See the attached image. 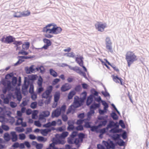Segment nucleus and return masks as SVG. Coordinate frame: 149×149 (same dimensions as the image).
I'll return each mask as SVG.
<instances>
[{
	"instance_id": "f257e3e1",
	"label": "nucleus",
	"mask_w": 149,
	"mask_h": 149,
	"mask_svg": "<svg viewBox=\"0 0 149 149\" xmlns=\"http://www.w3.org/2000/svg\"><path fill=\"white\" fill-rule=\"evenodd\" d=\"M8 76H9V78L13 76L12 78L11 81L3 79L1 81V83L3 86L2 88V91L4 94H6L8 91H14L17 84V78L16 77L13 76L12 73L7 74L6 76V77Z\"/></svg>"
},
{
	"instance_id": "f03ea898",
	"label": "nucleus",
	"mask_w": 149,
	"mask_h": 149,
	"mask_svg": "<svg viewBox=\"0 0 149 149\" xmlns=\"http://www.w3.org/2000/svg\"><path fill=\"white\" fill-rule=\"evenodd\" d=\"M62 31V28L58 27L54 24H48L44 27L43 31L46 33L57 34L60 33Z\"/></svg>"
},
{
	"instance_id": "7ed1b4c3",
	"label": "nucleus",
	"mask_w": 149,
	"mask_h": 149,
	"mask_svg": "<svg viewBox=\"0 0 149 149\" xmlns=\"http://www.w3.org/2000/svg\"><path fill=\"white\" fill-rule=\"evenodd\" d=\"M125 59L128 66L130 67L132 64L137 60V56L133 52L128 51L127 52L125 55Z\"/></svg>"
},
{
	"instance_id": "20e7f679",
	"label": "nucleus",
	"mask_w": 149,
	"mask_h": 149,
	"mask_svg": "<svg viewBox=\"0 0 149 149\" xmlns=\"http://www.w3.org/2000/svg\"><path fill=\"white\" fill-rule=\"evenodd\" d=\"M52 86H49L47 88L46 91L42 95V97L48 99L45 101V104H48L50 102L51 97L50 96V95L52 92Z\"/></svg>"
},
{
	"instance_id": "39448f33",
	"label": "nucleus",
	"mask_w": 149,
	"mask_h": 149,
	"mask_svg": "<svg viewBox=\"0 0 149 149\" xmlns=\"http://www.w3.org/2000/svg\"><path fill=\"white\" fill-rule=\"evenodd\" d=\"M50 115V112L47 111H43L39 115V118L38 120V127H40L42 125L41 123H45L46 121L45 117H48Z\"/></svg>"
},
{
	"instance_id": "423d86ee",
	"label": "nucleus",
	"mask_w": 149,
	"mask_h": 149,
	"mask_svg": "<svg viewBox=\"0 0 149 149\" xmlns=\"http://www.w3.org/2000/svg\"><path fill=\"white\" fill-rule=\"evenodd\" d=\"M66 109L65 105H63L61 108H57L54 110L52 113V118L58 117L61 114V113H64Z\"/></svg>"
},
{
	"instance_id": "0eeeda50",
	"label": "nucleus",
	"mask_w": 149,
	"mask_h": 149,
	"mask_svg": "<svg viewBox=\"0 0 149 149\" xmlns=\"http://www.w3.org/2000/svg\"><path fill=\"white\" fill-rule=\"evenodd\" d=\"M106 50L108 52L112 53L114 49L112 45V42L110 38L107 37L105 39Z\"/></svg>"
},
{
	"instance_id": "6e6552de",
	"label": "nucleus",
	"mask_w": 149,
	"mask_h": 149,
	"mask_svg": "<svg viewBox=\"0 0 149 149\" xmlns=\"http://www.w3.org/2000/svg\"><path fill=\"white\" fill-rule=\"evenodd\" d=\"M29 81L28 79H26L25 78L24 83L22 86V91L24 95L28 93V88L29 86Z\"/></svg>"
},
{
	"instance_id": "1a4fd4ad",
	"label": "nucleus",
	"mask_w": 149,
	"mask_h": 149,
	"mask_svg": "<svg viewBox=\"0 0 149 149\" xmlns=\"http://www.w3.org/2000/svg\"><path fill=\"white\" fill-rule=\"evenodd\" d=\"M96 29L98 31L103 32L104 29L107 27V25L106 23H102L101 22H97L95 24Z\"/></svg>"
},
{
	"instance_id": "9d476101",
	"label": "nucleus",
	"mask_w": 149,
	"mask_h": 149,
	"mask_svg": "<svg viewBox=\"0 0 149 149\" xmlns=\"http://www.w3.org/2000/svg\"><path fill=\"white\" fill-rule=\"evenodd\" d=\"M84 102V101L81 98H80L77 96H75L74 97L73 106L76 108L82 105Z\"/></svg>"
},
{
	"instance_id": "9b49d317",
	"label": "nucleus",
	"mask_w": 149,
	"mask_h": 149,
	"mask_svg": "<svg viewBox=\"0 0 149 149\" xmlns=\"http://www.w3.org/2000/svg\"><path fill=\"white\" fill-rule=\"evenodd\" d=\"M15 38L11 36H9L5 37L4 36L3 37L0 39L2 42L6 44H10L14 41Z\"/></svg>"
},
{
	"instance_id": "f8f14e48",
	"label": "nucleus",
	"mask_w": 149,
	"mask_h": 149,
	"mask_svg": "<svg viewBox=\"0 0 149 149\" xmlns=\"http://www.w3.org/2000/svg\"><path fill=\"white\" fill-rule=\"evenodd\" d=\"M100 106V104H94L91 105L90 107V110L87 113L88 118H89L94 113V110L96 109L99 108Z\"/></svg>"
},
{
	"instance_id": "ddd939ff",
	"label": "nucleus",
	"mask_w": 149,
	"mask_h": 149,
	"mask_svg": "<svg viewBox=\"0 0 149 149\" xmlns=\"http://www.w3.org/2000/svg\"><path fill=\"white\" fill-rule=\"evenodd\" d=\"M34 65H32L29 67H25V70L27 74H31V73H34L35 70H37V67H36L35 69L33 68Z\"/></svg>"
},
{
	"instance_id": "4468645a",
	"label": "nucleus",
	"mask_w": 149,
	"mask_h": 149,
	"mask_svg": "<svg viewBox=\"0 0 149 149\" xmlns=\"http://www.w3.org/2000/svg\"><path fill=\"white\" fill-rule=\"evenodd\" d=\"M63 144V142L56 137L53 138V143L50 144V147L52 148H53L55 146V144Z\"/></svg>"
},
{
	"instance_id": "2eb2a0df",
	"label": "nucleus",
	"mask_w": 149,
	"mask_h": 149,
	"mask_svg": "<svg viewBox=\"0 0 149 149\" xmlns=\"http://www.w3.org/2000/svg\"><path fill=\"white\" fill-rule=\"evenodd\" d=\"M68 134V133L67 132H63L61 134H57L56 135V137L58 139L63 141V143H64V141L62 139H64L67 137Z\"/></svg>"
},
{
	"instance_id": "dca6fc26",
	"label": "nucleus",
	"mask_w": 149,
	"mask_h": 149,
	"mask_svg": "<svg viewBox=\"0 0 149 149\" xmlns=\"http://www.w3.org/2000/svg\"><path fill=\"white\" fill-rule=\"evenodd\" d=\"M11 112L10 111L6 110L3 108V110L0 113V118H3L5 115H7L8 117H10L11 114Z\"/></svg>"
},
{
	"instance_id": "f3484780",
	"label": "nucleus",
	"mask_w": 149,
	"mask_h": 149,
	"mask_svg": "<svg viewBox=\"0 0 149 149\" xmlns=\"http://www.w3.org/2000/svg\"><path fill=\"white\" fill-rule=\"evenodd\" d=\"M42 79L40 76L38 79V85L40 87L38 89V93H40L43 90V88L42 87Z\"/></svg>"
},
{
	"instance_id": "a211bd4d",
	"label": "nucleus",
	"mask_w": 149,
	"mask_h": 149,
	"mask_svg": "<svg viewBox=\"0 0 149 149\" xmlns=\"http://www.w3.org/2000/svg\"><path fill=\"white\" fill-rule=\"evenodd\" d=\"M71 86L68 83H65L63 85L61 88V90L62 92H65L70 89Z\"/></svg>"
},
{
	"instance_id": "6ab92c4d",
	"label": "nucleus",
	"mask_w": 149,
	"mask_h": 149,
	"mask_svg": "<svg viewBox=\"0 0 149 149\" xmlns=\"http://www.w3.org/2000/svg\"><path fill=\"white\" fill-rule=\"evenodd\" d=\"M55 129L54 127L50 128H47L41 130V134L44 136H46L49 132H50L51 130H54Z\"/></svg>"
},
{
	"instance_id": "aec40b11",
	"label": "nucleus",
	"mask_w": 149,
	"mask_h": 149,
	"mask_svg": "<svg viewBox=\"0 0 149 149\" xmlns=\"http://www.w3.org/2000/svg\"><path fill=\"white\" fill-rule=\"evenodd\" d=\"M44 42L46 44L42 47L45 49H47L48 47L51 45L52 42L49 40L45 38L43 39Z\"/></svg>"
},
{
	"instance_id": "412c9836",
	"label": "nucleus",
	"mask_w": 149,
	"mask_h": 149,
	"mask_svg": "<svg viewBox=\"0 0 149 149\" xmlns=\"http://www.w3.org/2000/svg\"><path fill=\"white\" fill-rule=\"evenodd\" d=\"M84 59L83 56L77 57L75 58V61L80 66H83V59Z\"/></svg>"
},
{
	"instance_id": "4be33fe9",
	"label": "nucleus",
	"mask_w": 149,
	"mask_h": 149,
	"mask_svg": "<svg viewBox=\"0 0 149 149\" xmlns=\"http://www.w3.org/2000/svg\"><path fill=\"white\" fill-rule=\"evenodd\" d=\"M113 80L116 83H119V81L120 82L121 85H124V84L122 82L123 79L121 78H119L117 76H113Z\"/></svg>"
},
{
	"instance_id": "5701e85b",
	"label": "nucleus",
	"mask_w": 149,
	"mask_h": 149,
	"mask_svg": "<svg viewBox=\"0 0 149 149\" xmlns=\"http://www.w3.org/2000/svg\"><path fill=\"white\" fill-rule=\"evenodd\" d=\"M56 122L55 121H53L52 122H49L46 124L43 125V127H45L48 128L51 126H55L56 125Z\"/></svg>"
},
{
	"instance_id": "b1692460",
	"label": "nucleus",
	"mask_w": 149,
	"mask_h": 149,
	"mask_svg": "<svg viewBox=\"0 0 149 149\" xmlns=\"http://www.w3.org/2000/svg\"><path fill=\"white\" fill-rule=\"evenodd\" d=\"M107 147L108 149H114L115 148V145L113 141H110L109 142H107Z\"/></svg>"
},
{
	"instance_id": "393cba45",
	"label": "nucleus",
	"mask_w": 149,
	"mask_h": 149,
	"mask_svg": "<svg viewBox=\"0 0 149 149\" xmlns=\"http://www.w3.org/2000/svg\"><path fill=\"white\" fill-rule=\"evenodd\" d=\"M20 56H17V58H18V61L14 64V65L15 66H17L18 65H19L21 64L24 61V60L23 58L21 57H20Z\"/></svg>"
},
{
	"instance_id": "a878e982",
	"label": "nucleus",
	"mask_w": 149,
	"mask_h": 149,
	"mask_svg": "<svg viewBox=\"0 0 149 149\" xmlns=\"http://www.w3.org/2000/svg\"><path fill=\"white\" fill-rule=\"evenodd\" d=\"M20 56H17V58H18V61L14 64V65L15 66H17L18 65H19L21 64L24 61V60L23 58L21 57H20Z\"/></svg>"
},
{
	"instance_id": "bb28decb",
	"label": "nucleus",
	"mask_w": 149,
	"mask_h": 149,
	"mask_svg": "<svg viewBox=\"0 0 149 149\" xmlns=\"http://www.w3.org/2000/svg\"><path fill=\"white\" fill-rule=\"evenodd\" d=\"M20 56H17V58H18V61L14 64V65L15 66H17L18 65H19L21 64L24 61V60L23 58L21 57H20Z\"/></svg>"
},
{
	"instance_id": "cd10ccee",
	"label": "nucleus",
	"mask_w": 149,
	"mask_h": 149,
	"mask_svg": "<svg viewBox=\"0 0 149 149\" xmlns=\"http://www.w3.org/2000/svg\"><path fill=\"white\" fill-rule=\"evenodd\" d=\"M76 94V91L74 90L71 91L69 93L68 97L69 100H70L72 98L73 96Z\"/></svg>"
},
{
	"instance_id": "c85d7f7f",
	"label": "nucleus",
	"mask_w": 149,
	"mask_h": 149,
	"mask_svg": "<svg viewBox=\"0 0 149 149\" xmlns=\"http://www.w3.org/2000/svg\"><path fill=\"white\" fill-rule=\"evenodd\" d=\"M31 114V117L32 119H37V110H34Z\"/></svg>"
},
{
	"instance_id": "c756f323",
	"label": "nucleus",
	"mask_w": 149,
	"mask_h": 149,
	"mask_svg": "<svg viewBox=\"0 0 149 149\" xmlns=\"http://www.w3.org/2000/svg\"><path fill=\"white\" fill-rule=\"evenodd\" d=\"M15 129L18 133L23 132L25 131V129L24 128L20 127H16Z\"/></svg>"
},
{
	"instance_id": "7c9ffc66",
	"label": "nucleus",
	"mask_w": 149,
	"mask_h": 149,
	"mask_svg": "<svg viewBox=\"0 0 149 149\" xmlns=\"http://www.w3.org/2000/svg\"><path fill=\"white\" fill-rule=\"evenodd\" d=\"M60 96V93H56L54 95V100L57 102Z\"/></svg>"
},
{
	"instance_id": "2f4dec72",
	"label": "nucleus",
	"mask_w": 149,
	"mask_h": 149,
	"mask_svg": "<svg viewBox=\"0 0 149 149\" xmlns=\"http://www.w3.org/2000/svg\"><path fill=\"white\" fill-rule=\"evenodd\" d=\"M86 96L87 93L86 91H84L81 94L80 98H81L82 100L84 101V100L86 99Z\"/></svg>"
},
{
	"instance_id": "473e14b6",
	"label": "nucleus",
	"mask_w": 149,
	"mask_h": 149,
	"mask_svg": "<svg viewBox=\"0 0 149 149\" xmlns=\"http://www.w3.org/2000/svg\"><path fill=\"white\" fill-rule=\"evenodd\" d=\"M13 42V44L15 45V47L16 46H19L22 44V41H21L15 40V39L14 40V41Z\"/></svg>"
},
{
	"instance_id": "72a5a7b5",
	"label": "nucleus",
	"mask_w": 149,
	"mask_h": 149,
	"mask_svg": "<svg viewBox=\"0 0 149 149\" xmlns=\"http://www.w3.org/2000/svg\"><path fill=\"white\" fill-rule=\"evenodd\" d=\"M1 98L3 100L4 102L6 104H7L9 103V98L8 97H4V96L3 95V97L1 96Z\"/></svg>"
},
{
	"instance_id": "f704fd0d",
	"label": "nucleus",
	"mask_w": 149,
	"mask_h": 149,
	"mask_svg": "<svg viewBox=\"0 0 149 149\" xmlns=\"http://www.w3.org/2000/svg\"><path fill=\"white\" fill-rule=\"evenodd\" d=\"M93 100V98L92 97L89 96L88 97L87 101H86V104L87 105H89L92 102Z\"/></svg>"
},
{
	"instance_id": "c9c22d12",
	"label": "nucleus",
	"mask_w": 149,
	"mask_h": 149,
	"mask_svg": "<svg viewBox=\"0 0 149 149\" xmlns=\"http://www.w3.org/2000/svg\"><path fill=\"white\" fill-rule=\"evenodd\" d=\"M107 123V120H105L100 122V124L98 125L99 127L105 126Z\"/></svg>"
},
{
	"instance_id": "e433bc0d",
	"label": "nucleus",
	"mask_w": 149,
	"mask_h": 149,
	"mask_svg": "<svg viewBox=\"0 0 149 149\" xmlns=\"http://www.w3.org/2000/svg\"><path fill=\"white\" fill-rule=\"evenodd\" d=\"M69 69L71 70H73L74 71L76 72L77 73H78V72H79V71L80 70L78 67L76 66L72 67L70 66H69Z\"/></svg>"
},
{
	"instance_id": "4c0bfd02",
	"label": "nucleus",
	"mask_w": 149,
	"mask_h": 149,
	"mask_svg": "<svg viewBox=\"0 0 149 149\" xmlns=\"http://www.w3.org/2000/svg\"><path fill=\"white\" fill-rule=\"evenodd\" d=\"M65 55H66L67 57H69L74 58L75 57V54L73 52L65 54Z\"/></svg>"
},
{
	"instance_id": "58836bf2",
	"label": "nucleus",
	"mask_w": 149,
	"mask_h": 149,
	"mask_svg": "<svg viewBox=\"0 0 149 149\" xmlns=\"http://www.w3.org/2000/svg\"><path fill=\"white\" fill-rule=\"evenodd\" d=\"M50 74L54 77H56L57 76V73L52 69L50 70Z\"/></svg>"
},
{
	"instance_id": "ea45409f",
	"label": "nucleus",
	"mask_w": 149,
	"mask_h": 149,
	"mask_svg": "<svg viewBox=\"0 0 149 149\" xmlns=\"http://www.w3.org/2000/svg\"><path fill=\"white\" fill-rule=\"evenodd\" d=\"M120 136L118 134H115L113 135L112 138L114 141H116L119 139Z\"/></svg>"
},
{
	"instance_id": "a19ab883",
	"label": "nucleus",
	"mask_w": 149,
	"mask_h": 149,
	"mask_svg": "<svg viewBox=\"0 0 149 149\" xmlns=\"http://www.w3.org/2000/svg\"><path fill=\"white\" fill-rule=\"evenodd\" d=\"M25 50L23 49L21 50L18 52V54H22L24 55H26L28 54V52L25 51Z\"/></svg>"
},
{
	"instance_id": "79ce46f5",
	"label": "nucleus",
	"mask_w": 149,
	"mask_h": 149,
	"mask_svg": "<svg viewBox=\"0 0 149 149\" xmlns=\"http://www.w3.org/2000/svg\"><path fill=\"white\" fill-rule=\"evenodd\" d=\"M37 105V102L36 101L32 102L30 105L31 107L33 109L36 108Z\"/></svg>"
},
{
	"instance_id": "37998d69",
	"label": "nucleus",
	"mask_w": 149,
	"mask_h": 149,
	"mask_svg": "<svg viewBox=\"0 0 149 149\" xmlns=\"http://www.w3.org/2000/svg\"><path fill=\"white\" fill-rule=\"evenodd\" d=\"M19 139L20 140H23L25 139L26 137V135L24 133L19 134Z\"/></svg>"
},
{
	"instance_id": "c03bdc74",
	"label": "nucleus",
	"mask_w": 149,
	"mask_h": 149,
	"mask_svg": "<svg viewBox=\"0 0 149 149\" xmlns=\"http://www.w3.org/2000/svg\"><path fill=\"white\" fill-rule=\"evenodd\" d=\"M68 130H73L74 128V126L73 124H70V122H68Z\"/></svg>"
},
{
	"instance_id": "a18cd8bd",
	"label": "nucleus",
	"mask_w": 149,
	"mask_h": 149,
	"mask_svg": "<svg viewBox=\"0 0 149 149\" xmlns=\"http://www.w3.org/2000/svg\"><path fill=\"white\" fill-rule=\"evenodd\" d=\"M22 13L21 12H17L14 15V17H22Z\"/></svg>"
},
{
	"instance_id": "49530a36",
	"label": "nucleus",
	"mask_w": 149,
	"mask_h": 149,
	"mask_svg": "<svg viewBox=\"0 0 149 149\" xmlns=\"http://www.w3.org/2000/svg\"><path fill=\"white\" fill-rule=\"evenodd\" d=\"M22 17L29 16L30 14V12L29 11L22 12Z\"/></svg>"
},
{
	"instance_id": "de8ad7c7",
	"label": "nucleus",
	"mask_w": 149,
	"mask_h": 149,
	"mask_svg": "<svg viewBox=\"0 0 149 149\" xmlns=\"http://www.w3.org/2000/svg\"><path fill=\"white\" fill-rule=\"evenodd\" d=\"M102 104L104 106V109L105 110H107L108 107V105L107 103L104 101H102Z\"/></svg>"
},
{
	"instance_id": "09e8293b",
	"label": "nucleus",
	"mask_w": 149,
	"mask_h": 149,
	"mask_svg": "<svg viewBox=\"0 0 149 149\" xmlns=\"http://www.w3.org/2000/svg\"><path fill=\"white\" fill-rule=\"evenodd\" d=\"M104 60L106 61V63H107L109 65L111 66L112 67V68H113V69L115 70L116 71L118 72H119V70L118 68H116V67H112L111 64H110V63L109 61H108L107 59H105Z\"/></svg>"
},
{
	"instance_id": "8fccbe9b",
	"label": "nucleus",
	"mask_w": 149,
	"mask_h": 149,
	"mask_svg": "<svg viewBox=\"0 0 149 149\" xmlns=\"http://www.w3.org/2000/svg\"><path fill=\"white\" fill-rule=\"evenodd\" d=\"M110 132L113 133H118L119 132V130H118L116 128H114L111 129L109 131Z\"/></svg>"
},
{
	"instance_id": "3c124183",
	"label": "nucleus",
	"mask_w": 149,
	"mask_h": 149,
	"mask_svg": "<svg viewBox=\"0 0 149 149\" xmlns=\"http://www.w3.org/2000/svg\"><path fill=\"white\" fill-rule=\"evenodd\" d=\"M86 120L85 119L83 120H78L76 122V124L78 125H80L82 124L84 122H85Z\"/></svg>"
},
{
	"instance_id": "603ef678",
	"label": "nucleus",
	"mask_w": 149,
	"mask_h": 149,
	"mask_svg": "<svg viewBox=\"0 0 149 149\" xmlns=\"http://www.w3.org/2000/svg\"><path fill=\"white\" fill-rule=\"evenodd\" d=\"M10 105L12 108H14L17 106V104L14 102L11 101L10 102Z\"/></svg>"
},
{
	"instance_id": "864d4df0",
	"label": "nucleus",
	"mask_w": 149,
	"mask_h": 149,
	"mask_svg": "<svg viewBox=\"0 0 149 149\" xmlns=\"http://www.w3.org/2000/svg\"><path fill=\"white\" fill-rule=\"evenodd\" d=\"M82 141H81V140L79 138H78L74 140V143L76 145H78L80 142H81Z\"/></svg>"
},
{
	"instance_id": "5fc2aeb1",
	"label": "nucleus",
	"mask_w": 149,
	"mask_h": 149,
	"mask_svg": "<svg viewBox=\"0 0 149 149\" xmlns=\"http://www.w3.org/2000/svg\"><path fill=\"white\" fill-rule=\"evenodd\" d=\"M99 127L98 125L97 126H91L90 128H91V130L92 131L94 132L96 131Z\"/></svg>"
},
{
	"instance_id": "6e6d98bb",
	"label": "nucleus",
	"mask_w": 149,
	"mask_h": 149,
	"mask_svg": "<svg viewBox=\"0 0 149 149\" xmlns=\"http://www.w3.org/2000/svg\"><path fill=\"white\" fill-rule=\"evenodd\" d=\"M111 116L112 118L114 120H117L118 119V117L117 114L115 113H113L111 114Z\"/></svg>"
},
{
	"instance_id": "4d7b16f0",
	"label": "nucleus",
	"mask_w": 149,
	"mask_h": 149,
	"mask_svg": "<svg viewBox=\"0 0 149 149\" xmlns=\"http://www.w3.org/2000/svg\"><path fill=\"white\" fill-rule=\"evenodd\" d=\"M19 143L18 142H15L12 145V147L14 148H19Z\"/></svg>"
},
{
	"instance_id": "13d9d810",
	"label": "nucleus",
	"mask_w": 149,
	"mask_h": 149,
	"mask_svg": "<svg viewBox=\"0 0 149 149\" xmlns=\"http://www.w3.org/2000/svg\"><path fill=\"white\" fill-rule=\"evenodd\" d=\"M39 70H40V72L43 73L45 72V69L43 66H40L39 68H38V71Z\"/></svg>"
},
{
	"instance_id": "bf43d9fd",
	"label": "nucleus",
	"mask_w": 149,
	"mask_h": 149,
	"mask_svg": "<svg viewBox=\"0 0 149 149\" xmlns=\"http://www.w3.org/2000/svg\"><path fill=\"white\" fill-rule=\"evenodd\" d=\"M29 92L31 94L34 92V86L33 84H31L29 90Z\"/></svg>"
},
{
	"instance_id": "052dcab7",
	"label": "nucleus",
	"mask_w": 149,
	"mask_h": 149,
	"mask_svg": "<svg viewBox=\"0 0 149 149\" xmlns=\"http://www.w3.org/2000/svg\"><path fill=\"white\" fill-rule=\"evenodd\" d=\"M76 129L78 131H82L83 130V127L82 125H79L76 127Z\"/></svg>"
},
{
	"instance_id": "680f3d73",
	"label": "nucleus",
	"mask_w": 149,
	"mask_h": 149,
	"mask_svg": "<svg viewBox=\"0 0 149 149\" xmlns=\"http://www.w3.org/2000/svg\"><path fill=\"white\" fill-rule=\"evenodd\" d=\"M11 139L13 142H16L17 140V135L11 136Z\"/></svg>"
},
{
	"instance_id": "e2e57ef3",
	"label": "nucleus",
	"mask_w": 149,
	"mask_h": 149,
	"mask_svg": "<svg viewBox=\"0 0 149 149\" xmlns=\"http://www.w3.org/2000/svg\"><path fill=\"white\" fill-rule=\"evenodd\" d=\"M2 128L5 131H8L9 129V126L5 125H2Z\"/></svg>"
},
{
	"instance_id": "0e129e2a",
	"label": "nucleus",
	"mask_w": 149,
	"mask_h": 149,
	"mask_svg": "<svg viewBox=\"0 0 149 149\" xmlns=\"http://www.w3.org/2000/svg\"><path fill=\"white\" fill-rule=\"evenodd\" d=\"M29 138L31 140H34L36 139H37V137H36L34 134H30L29 135Z\"/></svg>"
},
{
	"instance_id": "69168bd1",
	"label": "nucleus",
	"mask_w": 149,
	"mask_h": 149,
	"mask_svg": "<svg viewBox=\"0 0 149 149\" xmlns=\"http://www.w3.org/2000/svg\"><path fill=\"white\" fill-rule=\"evenodd\" d=\"M33 111L30 109H26V113L27 115H30L32 113Z\"/></svg>"
},
{
	"instance_id": "338daca9",
	"label": "nucleus",
	"mask_w": 149,
	"mask_h": 149,
	"mask_svg": "<svg viewBox=\"0 0 149 149\" xmlns=\"http://www.w3.org/2000/svg\"><path fill=\"white\" fill-rule=\"evenodd\" d=\"M24 143L25 146H26L27 148H29L31 147V145L29 141H25Z\"/></svg>"
},
{
	"instance_id": "774afa93",
	"label": "nucleus",
	"mask_w": 149,
	"mask_h": 149,
	"mask_svg": "<svg viewBox=\"0 0 149 149\" xmlns=\"http://www.w3.org/2000/svg\"><path fill=\"white\" fill-rule=\"evenodd\" d=\"M68 142L69 144H72L74 143V140L73 138H68Z\"/></svg>"
}]
</instances>
